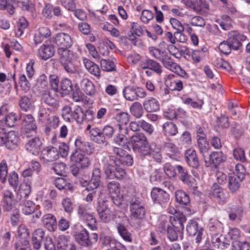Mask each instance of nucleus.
I'll return each mask as SVG.
<instances>
[{
	"mask_svg": "<svg viewBox=\"0 0 250 250\" xmlns=\"http://www.w3.org/2000/svg\"><path fill=\"white\" fill-rule=\"evenodd\" d=\"M124 198L129 207L130 224L132 226H135V224L139 225L140 220L142 219L145 215V209L141 203V199L138 197L133 188H130L127 191Z\"/></svg>",
	"mask_w": 250,
	"mask_h": 250,
	"instance_id": "1",
	"label": "nucleus"
},
{
	"mask_svg": "<svg viewBox=\"0 0 250 250\" xmlns=\"http://www.w3.org/2000/svg\"><path fill=\"white\" fill-rule=\"evenodd\" d=\"M93 145L91 143L77 138L75 141V149L71 155V160L82 168H86L90 166V161L83 153L90 154L93 152Z\"/></svg>",
	"mask_w": 250,
	"mask_h": 250,
	"instance_id": "2",
	"label": "nucleus"
},
{
	"mask_svg": "<svg viewBox=\"0 0 250 250\" xmlns=\"http://www.w3.org/2000/svg\"><path fill=\"white\" fill-rule=\"evenodd\" d=\"M58 53L60 57V62L65 70L70 74L75 73L76 72V68L74 61L76 59V57L73 52L68 49L59 48Z\"/></svg>",
	"mask_w": 250,
	"mask_h": 250,
	"instance_id": "3",
	"label": "nucleus"
},
{
	"mask_svg": "<svg viewBox=\"0 0 250 250\" xmlns=\"http://www.w3.org/2000/svg\"><path fill=\"white\" fill-rule=\"evenodd\" d=\"M149 51L152 56L163 63L164 67L169 70L174 71L176 69L177 67L181 68L173 62L171 57L167 54L166 51H162L153 46L149 47Z\"/></svg>",
	"mask_w": 250,
	"mask_h": 250,
	"instance_id": "4",
	"label": "nucleus"
},
{
	"mask_svg": "<svg viewBox=\"0 0 250 250\" xmlns=\"http://www.w3.org/2000/svg\"><path fill=\"white\" fill-rule=\"evenodd\" d=\"M76 241L82 247L91 248L98 240V235L96 233L90 235L85 229H83L74 235Z\"/></svg>",
	"mask_w": 250,
	"mask_h": 250,
	"instance_id": "5",
	"label": "nucleus"
},
{
	"mask_svg": "<svg viewBox=\"0 0 250 250\" xmlns=\"http://www.w3.org/2000/svg\"><path fill=\"white\" fill-rule=\"evenodd\" d=\"M19 144V137L14 131L7 133L2 129L0 131V146H5L9 150L16 149Z\"/></svg>",
	"mask_w": 250,
	"mask_h": 250,
	"instance_id": "6",
	"label": "nucleus"
},
{
	"mask_svg": "<svg viewBox=\"0 0 250 250\" xmlns=\"http://www.w3.org/2000/svg\"><path fill=\"white\" fill-rule=\"evenodd\" d=\"M96 210L99 218L104 223H109L115 217V214L109 208L107 202L105 201L98 202Z\"/></svg>",
	"mask_w": 250,
	"mask_h": 250,
	"instance_id": "7",
	"label": "nucleus"
},
{
	"mask_svg": "<svg viewBox=\"0 0 250 250\" xmlns=\"http://www.w3.org/2000/svg\"><path fill=\"white\" fill-rule=\"evenodd\" d=\"M123 93L125 98L130 101L137 100L139 98H144L147 95L144 89L133 86L125 87Z\"/></svg>",
	"mask_w": 250,
	"mask_h": 250,
	"instance_id": "8",
	"label": "nucleus"
},
{
	"mask_svg": "<svg viewBox=\"0 0 250 250\" xmlns=\"http://www.w3.org/2000/svg\"><path fill=\"white\" fill-rule=\"evenodd\" d=\"M209 197L214 199L219 205H224L227 202L229 194L224 188L214 183L211 188Z\"/></svg>",
	"mask_w": 250,
	"mask_h": 250,
	"instance_id": "9",
	"label": "nucleus"
},
{
	"mask_svg": "<svg viewBox=\"0 0 250 250\" xmlns=\"http://www.w3.org/2000/svg\"><path fill=\"white\" fill-rule=\"evenodd\" d=\"M246 37L239 33L237 31H231L228 33L227 42L229 43L233 50H238L242 47V41L246 39Z\"/></svg>",
	"mask_w": 250,
	"mask_h": 250,
	"instance_id": "10",
	"label": "nucleus"
},
{
	"mask_svg": "<svg viewBox=\"0 0 250 250\" xmlns=\"http://www.w3.org/2000/svg\"><path fill=\"white\" fill-rule=\"evenodd\" d=\"M151 196L154 202L163 205L169 201V195L161 188H154L152 189Z\"/></svg>",
	"mask_w": 250,
	"mask_h": 250,
	"instance_id": "11",
	"label": "nucleus"
},
{
	"mask_svg": "<svg viewBox=\"0 0 250 250\" xmlns=\"http://www.w3.org/2000/svg\"><path fill=\"white\" fill-rule=\"evenodd\" d=\"M55 42L56 45L59 46V48H62L63 49H68L73 44L71 36L65 33H59L56 34Z\"/></svg>",
	"mask_w": 250,
	"mask_h": 250,
	"instance_id": "12",
	"label": "nucleus"
},
{
	"mask_svg": "<svg viewBox=\"0 0 250 250\" xmlns=\"http://www.w3.org/2000/svg\"><path fill=\"white\" fill-rule=\"evenodd\" d=\"M23 132L29 137L30 133H36L37 128L36 121L33 116L31 114L26 115L23 119Z\"/></svg>",
	"mask_w": 250,
	"mask_h": 250,
	"instance_id": "13",
	"label": "nucleus"
},
{
	"mask_svg": "<svg viewBox=\"0 0 250 250\" xmlns=\"http://www.w3.org/2000/svg\"><path fill=\"white\" fill-rule=\"evenodd\" d=\"M59 157V151L55 147L47 146L42 150L41 158L44 162L55 161Z\"/></svg>",
	"mask_w": 250,
	"mask_h": 250,
	"instance_id": "14",
	"label": "nucleus"
},
{
	"mask_svg": "<svg viewBox=\"0 0 250 250\" xmlns=\"http://www.w3.org/2000/svg\"><path fill=\"white\" fill-rule=\"evenodd\" d=\"M226 156L222 151H214L209 155V161L205 160L207 167L212 166L217 167L220 164L226 160Z\"/></svg>",
	"mask_w": 250,
	"mask_h": 250,
	"instance_id": "15",
	"label": "nucleus"
},
{
	"mask_svg": "<svg viewBox=\"0 0 250 250\" xmlns=\"http://www.w3.org/2000/svg\"><path fill=\"white\" fill-rule=\"evenodd\" d=\"M176 171L178 176L182 182L188 185L192 188L194 191H195L197 188L195 185H193L192 182L190 181V176L188 174L186 168L180 165L176 166Z\"/></svg>",
	"mask_w": 250,
	"mask_h": 250,
	"instance_id": "16",
	"label": "nucleus"
},
{
	"mask_svg": "<svg viewBox=\"0 0 250 250\" xmlns=\"http://www.w3.org/2000/svg\"><path fill=\"white\" fill-rule=\"evenodd\" d=\"M42 142L38 137H34L31 138L25 145V148L27 151L32 154L37 156L41 150Z\"/></svg>",
	"mask_w": 250,
	"mask_h": 250,
	"instance_id": "17",
	"label": "nucleus"
},
{
	"mask_svg": "<svg viewBox=\"0 0 250 250\" xmlns=\"http://www.w3.org/2000/svg\"><path fill=\"white\" fill-rule=\"evenodd\" d=\"M185 156L188 165L195 168H198L200 166L199 159L197 156L196 151L192 148L187 150L185 153Z\"/></svg>",
	"mask_w": 250,
	"mask_h": 250,
	"instance_id": "18",
	"label": "nucleus"
},
{
	"mask_svg": "<svg viewBox=\"0 0 250 250\" xmlns=\"http://www.w3.org/2000/svg\"><path fill=\"white\" fill-rule=\"evenodd\" d=\"M101 177V170L98 168L93 169L92 173V177L88 182V187L85 190L87 191L93 190L96 189L100 184Z\"/></svg>",
	"mask_w": 250,
	"mask_h": 250,
	"instance_id": "19",
	"label": "nucleus"
},
{
	"mask_svg": "<svg viewBox=\"0 0 250 250\" xmlns=\"http://www.w3.org/2000/svg\"><path fill=\"white\" fill-rule=\"evenodd\" d=\"M165 85L169 90L180 91L183 88L181 81L175 78L174 76H169L165 81Z\"/></svg>",
	"mask_w": 250,
	"mask_h": 250,
	"instance_id": "20",
	"label": "nucleus"
},
{
	"mask_svg": "<svg viewBox=\"0 0 250 250\" xmlns=\"http://www.w3.org/2000/svg\"><path fill=\"white\" fill-rule=\"evenodd\" d=\"M54 53V47L49 44H43L38 49V56L43 60H47L52 57Z\"/></svg>",
	"mask_w": 250,
	"mask_h": 250,
	"instance_id": "21",
	"label": "nucleus"
},
{
	"mask_svg": "<svg viewBox=\"0 0 250 250\" xmlns=\"http://www.w3.org/2000/svg\"><path fill=\"white\" fill-rule=\"evenodd\" d=\"M44 226L50 231H54L57 228V224L55 217L51 214L44 215L42 219Z\"/></svg>",
	"mask_w": 250,
	"mask_h": 250,
	"instance_id": "22",
	"label": "nucleus"
},
{
	"mask_svg": "<svg viewBox=\"0 0 250 250\" xmlns=\"http://www.w3.org/2000/svg\"><path fill=\"white\" fill-rule=\"evenodd\" d=\"M186 217L182 214L179 216H170L169 218L170 225L175 229L178 232H182L184 230L183 223L186 221Z\"/></svg>",
	"mask_w": 250,
	"mask_h": 250,
	"instance_id": "23",
	"label": "nucleus"
},
{
	"mask_svg": "<svg viewBox=\"0 0 250 250\" xmlns=\"http://www.w3.org/2000/svg\"><path fill=\"white\" fill-rule=\"evenodd\" d=\"M14 195L9 190H5L3 193V208L5 211L11 210L14 207Z\"/></svg>",
	"mask_w": 250,
	"mask_h": 250,
	"instance_id": "24",
	"label": "nucleus"
},
{
	"mask_svg": "<svg viewBox=\"0 0 250 250\" xmlns=\"http://www.w3.org/2000/svg\"><path fill=\"white\" fill-rule=\"evenodd\" d=\"M120 133L117 134L114 139L115 143L119 146H124L127 141L126 135L128 134V129L126 126H122L119 125Z\"/></svg>",
	"mask_w": 250,
	"mask_h": 250,
	"instance_id": "25",
	"label": "nucleus"
},
{
	"mask_svg": "<svg viewBox=\"0 0 250 250\" xmlns=\"http://www.w3.org/2000/svg\"><path fill=\"white\" fill-rule=\"evenodd\" d=\"M36 88L42 95L49 91L47 77L44 74L41 75L37 79Z\"/></svg>",
	"mask_w": 250,
	"mask_h": 250,
	"instance_id": "26",
	"label": "nucleus"
},
{
	"mask_svg": "<svg viewBox=\"0 0 250 250\" xmlns=\"http://www.w3.org/2000/svg\"><path fill=\"white\" fill-rule=\"evenodd\" d=\"M83 62L89 73L98 78H100V70L97 64L86 58L83 59Z\"/></svg>",
	"mask_w": 250,
	"mask_h": 250,
	"instance_id": "27",
	"label": "nucleus"
},
{
	"mask_svg": "<svg viewBox=\"0 0 250 250\" xmlns=\"http://www.w3.org/2000/svg\"><path fill=\"white\" fill-rule=\"evenodd\" d=\"M147 141L146 137L142 133H136L130 138V143L133 150L144 143H146Z\"/></svg>",
	"mask_w": 250,
	"mask_h": 250,
	"instance_id": "28",
	"label": "nucleus"
},
{
	"mask_svg": "<svg viewBox=\"0 0 250 250\" xmlns=\"http://www.w3.org/2000/svg\"><path fill=\"white\" fill-rule=\"evenodd\" d=\"M197 137L199 150L200 153L205 159L208 155L209 145L204 135L200 136L198 135Z\"/></svg>",
	"mask_w": 250,
	"mask_h": 250,
	"instance_id": "29",
	"label": "nucleus"
},
{
	"mask_svg": "<svg viewBox=\"0 0 250 250\" xmlns=\"http://www.w3.org/2000/svg\"><path fill=\"white\" fill-rule=\"evenodd\" d=\"M78 213L83 219L86 220L91 224H96V219L92 214L88 212L86 207L83 205H80L78 207Z\"/></svg>",
	"mask_w": 250,
	"mask_h": 250,
	"instance_id": "30",
	"label": "nucleus"
},
{
	"mask_svg": "<svg viewBox=\"0 0 250 250\" xmlns=\"http://www.w3.org/2000/svg\"><path fill=\"white\" fill-rule=\"evenodd\" d=\"M229 218L231 221H234L236 219H240L243 215V209L239 205H233L229 208Z\"/></svg>",
	"mask_w": 250,
	"mask_h": 250,
	"instance_id": "31",
	"label": "nucleus"
},
{
	"mask_svg": "<svg viewBox=\"0 0 250 250\" xmlns=\"http://www.w3.org/2000/svg\"><path fill=\"white\" fill-rule=\"evenodd\" d=\"M82 89L89 95H93L95 93V86L93 83L87 78L83 79L80 83Z\"/></svg>",
	"mask_w": 250,
	"mask_h": 250,
	"instance_id": "32",
	"label": "nucleus"
},
{
	"mask_svg": "<svg viewBox=\"0 0 250 250\" xmlns=\"http://www.w3.org/2000/svg\"><path fill=\"white\" fill-rule=\"evenodd\" d=\"M143 106L148 112H155L159 109V102L153 98L146 100L143 103Z\"/></svg>",
	"mask_w": 250,
	"mask_h": 250,
	"instance_id": "33",
	"label": "nucleus"
},
{
	"mask_svg": "<svg viewBox=\"0 0 250 250\" xmlns=\"http://www.w3.org/2000/svg\"><path fill=\"white\" fill-rule=\"evenodd\" d=\"M163 131L165 136H172L178 133V128L175 124L169 121L163 125Z\"/></svg>",
	"mask_w": 250,
	"mask_h": 250,
	"instance_id": "34",
	"label": "nucleus"
},
{
	"mask_svg": "<svg viewBox=\"0 0 250 250\" xmlns=\"http://www.w3.org/2000/svg\"><path fill=\"white\" fill-rule=\"evenodd\" d=\"M175 196L176 202L183 206H188L190 203L188 195L182 190H178L175 192Z\"/></svg>",
	"mask_w": 250,
	"mask_h": 250,
	"instance_id": "35",
	"label": "nucleus"
},
{
	"mask_svg": "<svg viewBox=\"0 0 250 250\" xmlns=\"http://www.w3.org/2000/svg\"><path fill=\"white\" fill-rule=\"evenodd\" d=\"M23 214L29 215L33 213L35 209V204L30 200H24L20 204Z\"/></svg>",
	"mask_w": 250,
	"mask_h": 250,
	"instance_id": "36",
	"label": "nucleus"
},
{
	"mask_svg": "<svg viewBox=\"0 0 250 250\" xmlns=\"http://www.w3.org/2000/svg\"><path fill=\"white\" fill-rule=\"evenodd\" d=\"M42 95L44 102L46 104L53 109H57L59 105L58 101L51 95L50 91L44 93Z\"/></svg>",
	"mask_w": 250,
	"mask_h": 250,
	"instance_id": "37",
	"label": "nucleus"
},
{
	"mask_svg": "<svg viewBox=\"0 0 250 250\" xmlns=\"http://www.w3.org/2000/svg\"><path fill=\"white\" fill-rule=\"evenodd\" d=\"M100 241L101 244L104 247H109L110 249H112L117 245V244H119L116 240L113 239L109 236H106L102 234L100 237Z\"/></svg>",
	"mask_w": 250,
	"mask_h": 250,
	"instance_id": "38",
	"label": "nucleus"
},
{
	"mask_svg": "<svg viewBox=\"0 0 250 250\" xmlns=\"http://www.w3.org/2000/svg\"><path fill=\"white\" fill-rule=\"evenodd\" d=\"M131 114L137 119L142 117L144 113L143 106L139 102L134 103L130 107Z\"/></svg>",
	"mask_w": 250,
	"mask_h": 250,
	"instance_id": "39",
	"label": "nucleus"
},
{
	"mask_svg": "<svg viewBox=\"0 0 250 250\" xmlns=\"http://www.w3.org/2000/svg\"><path fill=\"white\" fill-rule=\"evenodd\" d=\"M91 136L93 138L92 140L99 144L105 143V139L102 135V131L98 128H93L89 132Z\"/></svg>",
	"mask_w": 250,
	"mask_h": 250,
	"instance_id": "40",
	"label": "nucleus"
},
{
	"mask_svg": "<svg viewBox=\"0 0 250 250\" xmlns=\"http://www.w3.org/2000/svg\"><path fill=\"white\" fill-rule=\"evenodd\" d=\"M241 181L234 176H229L228 187L230 191L232 193L237 191L240 188Z\"/></svg>",
	"mask_w": 250,
	"mask_h": 250,
	"instance_id": "41",
	"label": "nucleus"
},
{
	"mask_svg": "<svg viewBox=\"0 0 250 250\" xmlns=\"http://www.w3.org/2000/svg\"><path fill=\"white\" fill-rule=\"evenodd\" d=\"M104 170L106 181L115 179V166L108 163H105L104 165Z\"/></svg>",
	"mask_w": 250,
	"mask_h": 250,
	"instance_id": "42",
	"label": "nucleus"
},
{
	"mask_svg": "<svg viewBox=\"0 0 250 250\" xmlns=\"http://www.w3.org/2000/svg\"><path fill=\"white\" fill-rule=\"evenodd\" d=\"M154 144L149 145L148 142L140 146L133 151L142 156H147L150 154L152 147Z\"/></svg>",
	"mask_w": 250,
	"mask_h": 250,
	"instance_id": "43",
	"label": "nucleus"
},
{
	"mask_svg": "<svg viewBox=\"0 0 250 250\" xmlns=\"http://www.w3.org/2000/svg\"><path fill=\"white\" fill-rule=\"evenodd\" d=\"M60 89L63 95H68L72 90L71 81L67 78L63 79L61 83Z\"/></svg>",
	"mask_w": 250,
	"mask_h": 250,
	"instance_id": "44",
	"label": "nucleus"
},
{
	"mask_svg": "<svg viewBox=\"0 0 250 250\" xmlns=\"http://www.w3.org/2000/svg\"><path fill=\"white\" fill-rule=\"evenodd\" d=\"M84 112L79 106L75 107L73 111L72 120H75L78 123H82L84 121Z\"/></svg>",
	"mask_w": 250,
	"mask_h": 250,
	"instance_id": "45",
	"label": "nucleus"
},
{
	"mask_svg": "<svg viewBox=\"0 0 250 250\" xmlns=\"http://www.w3.org/2000/svg\"><path fill=\"white\" fill-rule=\"evenodd\" d=\"M194 1L193 5H191L190 8L193 9L196 13H200L204 9H208L209 5L205 1L202 0H194Z\"/></svg>",
	"mask_w": 250,
	"mask_h": 250,
	"instance_id": "46",
	"label": "nucleus"
},
{
	"mask_svg": "<svg viewBox=\"0 0 250 250\" xmlns=\"http://www.w3.org/2000/svg\"><path fill=\"white\" fill-rule=\"evenodd\" d=\"M115 119L119 123V126L120 125L122 126H126L129 121V115L126 112H121L116 114Z\"/></svg>",
	"mask_w": 250,
	"mask_h": 250,
	"instance_id": "47",
	"label": "nucleus"
},
{
	"mask_svg": "<svg viewBox=\"0 0 250 250\" xmlns=\"http://www.w3.org/2000/svg\"><path fill=\"white\" fill-rule=\"evenodd\" d=\"M117 230L124 240L129 242L132 241L131 234L127 231L124 225L119 224L117 226Z\"/></svg>",
	"mask_w": 250,
	"mask_h": 250,
	"instance_id": "48",
	"label": "nucleus"
},
{
	"mask_svg": "<svg viewBox=\"0 0 250 250\" xmlns=\"http://www.w3.org/2000/svg\"><path fill=\"white\" fill-rule=\"evenodd\" d=\"M32 104L31 99L27 96H21L19 105L21 110L27 111L29 109Z\"/></svg>",
	"mask_w": 250,
	"mask_h": 250,
	"instance_id": "49",
	"label": "nucleus"
},
{
	"mask_svg": "<svg viewBox=\"0 0 250 250\" xmlns=\"http://www.w3.org/2000/svg\"><path fill=\"white\" fill-rule=\"evenodd\" d=\"M107 187L110 196L120 194L119 184L115 181H107Z\"/></svg>",
	"mask_w": 250,
	"mask_h": 250,
	"instance_id": "50",
	"label": "nucleus"
},
{
	"mask_svg": "<svg viewBox=\"0 0 250 250\" xmlns=\"http://www.w3.org/2000/svg\"><path fill=\"white\" fill-rule=\"evenodd\" d=\"M70 243L68 238L65 235H60L57 239V248L58 249L66 250Z\"/></svg>",
	"mask_w": 250,
	"mask_h": 250,
	"instance_id": "51",
	"label": "nucleus"
},
{
	"mask_svg": "<svg viewBox=\"0 0 250 250\" xmlns=\"http://www.w3.org/2000/svg\"><path fill=\"white\" fill-rule=\"evenodd\" d=\"M19 83L21 90L25 93H27L30 90L31 84L24 74L20 76Z\"/></svg>",
	"mask_w": 250,
	"mask_h": 250,
	"instance_id": "52",
	"label": "nucleus"
},
{
	"mask_svg": "<svg viewBox=\"0 0 250 250\" xmlns=\"http://www.w3.org/2000/svg\"><path fill=\"white\" fill-rule=\"evenodd\" d=\"M164 170L166 174L169 178L175 177L177 174L176 166L174 167L167 163L164 166Z\"/></svg>",
	"mask_w": 250,
	"mask_h": 250,
	"instance_id": "53",
	"label": "nucleus"
},
{
	"mask_svg": "<svg viewBox=\"0 0 250 250\" xmlns=\"http://www.w3.org/2000/svg\"><path fill=\"white\" fill-rule=\"evenodd\" d=\"M197 222L194 220H190L187 226V231L190 235H196L200 229H198Z\"/></svg>",
	"mask_w": 250,
	"mask_h": 250,
	"instance_id": "54",
	"label": "nucleus"
},
{
	"mask_svg": "<svg viewBox=\"0 0 250 250\" xmlns=\"http://www.w3.org/2000/svg\"><path fill=\"white\" fill-rule=\"evenodd\" d=\"M101 66L102 69L105 71H115V65L112 61H108L105 59L101 61Z\"/></svg>",
	"mask_w": 250,
	"mask_h": 250,
	"instance_id": "55",
	"label": "nucleus"
},
{
	"mask_svg": "<svg viewBox=\"0 0 250 250\" xmlns=\"http://www.w3.org/2000/svg\"><path fill=\"white\" fill-rule=\"evenodd\" d=\"M8 173V167L7 163L3 160L0 164V180L2 183H4Z\"/></svg>",
	"mask_w": 250,
	"mask_h": 250,
	"instance_id": "56",
	"label": "nucleus"
},
{
	"mask_svg": "<svg viewBox=\"0 0 250 250\" xmlns=\"http://www.w3.org/2000/svg\"><path fill=\"white\" fill-rule=\"evenodd\" d=\"M17 117L14 113L8 114L3 121V123L8 127H12L15 126L17 121Z\"/></svg>",
	"mask_w": 250,
	"mask_h": 250,
	"instance_id": "57",
	"label": "nucleus"
},
{
	"mask_svg": "<svg viewBox=\"0 0 250 250\" xmlns=\"http://www.w3.org/2000/svg\"><path fill=\"white\" fill-rule=\"evenodd\" d=\"M15 249L18 250H30L29 241L23 238H21L19 242L15 244Z\"/></svg>",
	"mask_w": 250,
	"mask_h": 250,
	"instance_id": "58",
	"label": "nucleus"
},
{
	"mask_svg": "<svg viewBox=\"0 0 250 250\" xmlns=\"http://www.w3.org/2000/svg\"><path fill=\"white\" fill-rule=\"evenodd\" d=\"M52 168L59 175L64 176L66 174V166L63 163L54 164Z\"/></svg>",
	"mask_w": 250,
	"mask_h": 250,
	"instance_id": "59",
	"label": "nucleus"
},
{
	"mask_svg": "<svg viewBox=\"0 0 250 250\" xmlns=\"http://www.w3.org/2000/svg\"><path fill=\"white\" fill-rule=\"evenodd\" d=\"M153 146L149 155H151L157 162L160 163L162 159L160 149L157 147L155 144Z\"/></svg>",
	"mask_w": 250,
	"mask_h": 250,
	"instance_id": "60",
	"label": "nucleus"
},
{
	"mask_svg": "<svg viewBox=\"0 0 250 250\" xmlns=\"http://www.w3.org/2000/svg\"><path fill=\"white\" fill-rule=\"evenodd\" d=\"M231 20L227 15L222 17V21L220 23V26L224 30H229L232 27Z\"/></svg>",
	"mask_w": 250,
	"mask_h": 250,
	"instance_id": "61",
	"label": "nucleus"
},
{
	"mask_svg": "<svg viewBox=\"0 0 250 250\" xmlns=\"http://www.w3.org/2000/svg\"><path fill=\"white\" fill-rule=\"evenodd\" d=\"M27 26L28 22L27 20L23 17L20 18L18 21L17 22V31L16 32L17 34H18L19 32L20 35L21 36L23 33V30L27 28Z\"/></svg>",
	"mask_w": 250,
	"mask_h": 250,
	"instance_id": "62",
	"label": "nucleus"
},
{
	"mask_svg": "<svg viewBox=\"0 0 250 250\" xmlns=\"http://www.w3.org/2000/svg\"><path fill=\"white\" fill-rule=\"evenodd\" d=\"M73 115V111L69 106H64L62 109V116L67 122H71Z\"/></svg>",
	"mask_w": 250,
	"mask_h": 250,
	"instance_id": "63",
	"label": "nucleus"
},
{
	"mask_svg": "<svg viewBox=\"0 0 250 250\" xmlns=\"http://www.w3.org/2000/svg\"><path fill=\"white\" fill-rule=\"evenodd\" d=\"M234 158L238 161L244 162L246 160L244 151L241 148H236L233 150Z\"/></svg>",
	"mask_w": 250,
	"mask_h": 250,
	"instance_id": "64",
	"label": "nucleus"
}]
</instances>
